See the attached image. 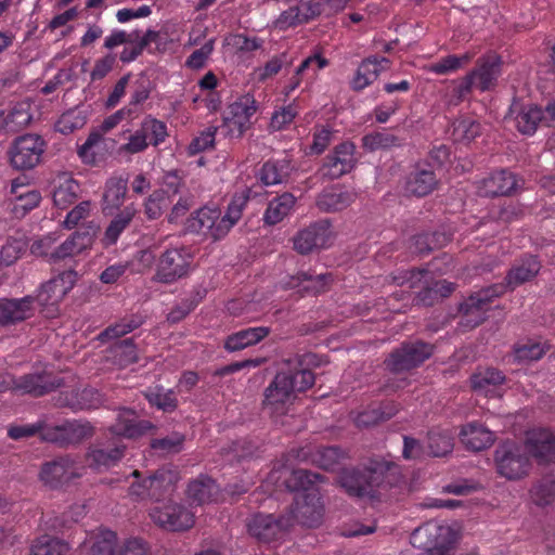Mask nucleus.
Instances as JSON below:
<instances>
[{
    "instance_id": "nucleus-1",
    "label": "nucleus",
    "mask_w": 555,
    "mask_h": 555,
    "mask_svg": "<svg viewBox=\"0 0 555 555\" xmlns=\"http://www.w3.org/2000/svg\"><path fill=\"white\" fill-rule=\"evenodd\" d=\"M541 263L535 256L528 255L517 261L506 274L505 283H496L472 294L460 306L461 326L474 328L486 320L494 298L531 281L540 272Z\"/></svg>"
},
{
    "instance_id": "nucleus-2",
    "label": "nucleus",
    "mask_w": 555,
    "mask_h": 555,
    "mask_svg": "<svg viewBox=\"0 0 555 555\" xmlns=\"http://www.w3.org/2000/svg\"><path fill=\"white\" fill-rule=\"evenodd\" d=\"M403 476L400 467L386 461L372 462L370 466L344 469L339 483L350 496L379 499L383 491L398 487Z\"/></svg>"
},
{
    "instance_id": "nucleus-3",
    "label": "nucleus",
    "mask_w": 555,
    "mask_h": 555,
    "mask_svg": "<svg viewBox=\"0 0 555 555\" xmlns=\"http://www.w3.org/2000/svg\"><path fill=\"white\" fill-rule=\"evenodd\" d=\"M248 202L249 191L245 190L232 196L224 215L217 206H204L186 219L185 229L190 233L203 234L215 241L221 240L240 221Z\"/></svg>"
},
{
    "instance_id": "nucleus-4",
    "label": "nucleus",
    "mask_w": 555,
    "mask_h": 555,
    "mask_svg": "<svg viewBox=\"0 0 555 555\" xmlns=\"http://www.w3.org/2000/svg\"><path fill=\"white\" fill-rule=\"evenodd\" d=\"M314 380V374L308 371L293 372L292 369H282L263 391V411L271 416L285 415L293 405L296 393L311 388Z\"/></svg>"
},
{
    "instance_id": "nucleus-5",
    "label": "nucleus",
    "mask_w": 555,
    "mask_h": 555,
    "mask_svg": "<svg viewBox=\"0 0 555 555\" xmlns=\"http://www.w3.org/2000/svg\"><path fill=\"white\" fill-rule=\"evenodd\" d=\"M398 285H406L409 288H420L416 300L426 307L434 306L440 299L449 297L455 289V285L444 280L436 281L428 269H413L400 272L393 278Z\"/></svg>"
},
{
    "instance_id": "nucleus-6",
    "label": "nucleus",
    "mask_w": 555,
    "mask_h": 555,
    "mask_svg": "<svg viewBox=\"0 0 555 555\" xmlns=\"http://www.w3.org/2000/svg\"><path fill=\"white\" fill-rule=\"evenodd\" d=\"M193 254L185 246L169 247L157 258L153 281L162 284H173L186 278L191 272Z\"/></svg>"
},
{
    "instance_id": "nucleus-7",
    "label": "nucleus",
    "mask_w": 555,
    "mask_h": 555,
    "mask_svg": "<svg viewBox=\"0 0 555 555\" xmlns=\"http://www.w3.org/2000/svg\"><path fill=\"white\" fill-rule=\"evenodd\" d=\"M435 352V345L421 339L406 340L395 348L384 360L386 370L404 373L421 366Z\"/></svg>"
},
{
    "instance_id": "nucleus-8",
    "label": "nucleus",
    "mask_w": 555,
    "mask_h": 555,
    "mask_svg": "<svg viewBox=\"0 0 555 555\" xmlns=\"http://www.w3.org/2000/svg\"><path fill=\"white\" fill-rule=\"evenodd\" d=\"M498 473L509 480L528 475L531 463L526 449L514 441L500 444L494 454Z\"/></svg>"
},
{
    "instance_id": "nucleus-9",
    "label": "nucleus",
    "mask_w": 555,
    "mask_h": 555,
    "mask_svg": "<svg viewBox=\"0 0 555 555\" xmlns=\"http://www.w3.org/2000/svg\"><path fill=\"white\" fill-rule=\"evenodd\" d=\"M410 541L420 550H452L456 542V533L448 525L428 521L412 532Z\"/></svg>"
},
{
    "instance_id": "nucleus-10",
    "label": "nucleus",
    "mask_w": 555,
    "mask_h": 555,
    "mask_svg": "<svg viewBox=\"0 0 555 555\" xmlns=\"http://www.w3.org/2000/svg\"><path fill=\"white\" fill-rule=\"evenodd\" d=\"M46 142L38 134H24L14 140L9 155L11 165L18 170L36 167L44 153Z\"/></svg>"
},
{
    "instance_id": "nucleus-11",
    "label": "nucleus",
    "mask_w": 555,
    "mask_h": 555,
    "mask_svg": "<svg viewBox=\"0 0 555 555\" xmlns=\"http://www.w3.org/2000/svg\"><path fill=\"white\" fill-rule=\"evenodd\" d=\"M94 434L95 428L89 421L72 420L60 425H48L44 441L63 448L79 444L92 438Z\"/></svg>"
},
{
    "instance_id": "nucleus-12",
    "label": "nucleus",
    "mask_w": 555,
    "mask_h": 555,
    "mask_svg": "<svg viewBox=\"0 0 555 555\" xmlns=\"http://www.w3.org/2000/svg\"><path fill=\"white\" fill-rule=\"evenodd\" d=\"M83 465L70 455L59 456L44 463L40 469V479L51 488H57L83 473Z\"/></svg>"
},
{
    "instance_id": "nucleus-13",
    "label": "nucleus",
    "mask_w": 555,
    "mask_h": 555,
    "mask_svg": "<svg viewBox=\"0 0 555 555\" xmlns=\"http://www.w3.org/2000/svg\"><path fill=\"white\" fill-rule=\"evenodd\" d=\"M257 112V102L253 95L238 98L228 108L222 127L231 138H241L251 126L250 118Z\"/></svg>"
},
{
    "instance_id": "nucleus-14",
    "label": "nucleus",
    "mask_w": 555,
    "mask_h": 555,
    "mask_svg": "<svg viewBox=\"0 0 555 555\" xmlns=\"http://www.w3.org/2000/svg\"><path fill=\"white\" fill-rule=\"evenodd\" d=\"M150 516L159 527L171 531H184L193 527L194 515L182 504L168 502L155 506Z\"/></svg>"
},
{
    "instance_id": "nucleus-15",
    "label": "nucleus",
    "mask_w": 555,
    "mask_h": 555,
    "mask_svg": "<svg viewBox=\"0 0 555 555\" xmlns=\"http://www.w3.org/2000/svg\"><path fill=\"white\" fill-rule=\"evenodd\" d=\"M292 526L298 522L306 527H317L323 517V505L320 491H310L305 494H296L295 502L291 509Z\"/></svg>"
},
{
    "instance_id": "nucleus-16",
    "label": "nucleus",
    "mask_w": 555,
    "mask_h": 555,
    "mask_svg": "<svg viewBox=\"0 0 555 555\" xmlns=\"http://www.w3.org/2000/svg\"><path fill=\"white\" fill-rule=\"evenodd\" d=\"M292 527V518L256 514L247 522L248 532L260 542L270 543L281 539Z\"/></svg>"
},
{
    "instance_id": "nucleus-17",
    "label": "nucleus",
    "mask_w": 555,
    "mask_h": 555,
    "mask_svg": "<svg viewBox=\"0 0 555 555\" xmlns=\"http://www.w3.org/2000/svg\"><path fill=\"white\" fill-rule=\"evenodd\" d=\"M65 276L70 278V273H63L62 275L50 279L48 282L41 284L36 295H31L35 299V308L39 306L40 312L46 318H54L57 312V302L70 289V285L65 284Z\"/></svg>"
},
{
    "instance_id": "nucleus-18",
    "label": "nucleus",
    "mask_w": 555,
    "mask_h": 555,
    "mask_svg": "<svg viewBox=\"0 0 555 555\" xmlns=\"http://www.w3.org/2000/svg\"><path fill=\"white\" fill-rule=\"evenodd\" d=\"M502 57L495 53H488L479 57L476 66L467 75L470 76L475 88L481 92L490 91L498 85L502 75Z\"/></svg>"
},
{
    "instance_id": "nucleus-19",
    "label": "nucleus",
    "mask_w": 555,
    "mask_h": 555,
    "mask_svg": "<svg viewBox=\"0 0 555 555\" xmlns=\"http://www.w3.org/2000/svg\"><path fill=\"white\" fill-rule=\"evenodd\" d=\"M332 238L331 223L327 220L317 221L299 231L294 237V248L307 255L317 248H325Z\"/></svg>"
},
{
    "instance_id": "nucleus-20",
    "label": "nucleus",
    "mask_w": 555,
    "mask_h": 555,
    "mask_svg": "<svg viewBox=\"0 0 555 555\" xmlns=\"http://www.w3.org/2000/svg\"><path fill=\"white\" fill-rule=\"evenodd\" d=\"M9 382L11 383L10 389L22 395L27 393L34 397H41L60 386V379L48 372L25 374L17 378L9 376Z\"/></svg>"
},
{
    "instance_id": "nucleus-21",
    "label": "nucleus",
    "mask_w": 555,
    "mask_h": 555,
    "mask_svg": "<svg viewBox=\"0 0 555 555\" xmlns=\"http://www.w3.org/2000/svg\"><path fill=\"white\" fill-rule=\"evenodd\" d=\"M521 184L522 180L514 172L501 169L482 179L478 190L481 196H511L521 188Z\"/></svg>"
},
{
    "instance_id": "nucleus-22",
    "label": "nucleus",
    "mask_w": 555,
    "mask_h": 555,
    "mask_svg": "<svg viewBox=\"0 0 555 555\" xmlns=\"http://www.w3.org/2000/svg\"><path fill=\"white\" fill-rule=\"evenodd\" d=\"M356 145L350 141L336 145L333 153L327 155L322 166V173L330 179H337L350 172L357 159Z\"/></svg>"
},
{
    "instance_id": "nucleus-23",
    "label": "nucleus",
    "mask_w": 555,
    "mask_h": 555,
    "mask_svg": "<svg viewBox=\"0 0 555 555\" xmlns=\"http://www.w3.org/2000/svg\"><path fill=\"white\" fill-rule=\"evenodd\" d=\"M35 299L31 295L22 298H0V325L12 326L35 315Z\"/></svg>"
},
{
    "instance_id": "nucleus-24",
    "label": "nucleus",
    "mask_w": 555,
    "mask_h": 555,
    "mask_svg": "<svg viewBox=\"0 0 555 555\" xmlns=\"http://www.w3.org/2000/svg\"><path fill=\"white\" fill-rule=\"evenodd\" d=\"M108 429L114 436L137 439L153 429V424L150 421L140 420L137 413L130 409H121L115 423Z\"/></svg>"
},
{
    "instance_id": "nucleus-25",
    "label": "nucleus",
    "mask_w": 555,
    "mask_h": 555,
    "mask_svg": "<svg viewBox=\"0 0 555 555\" xmlns=\"http://www.w3.org/2000/svg\"><path fill=\"white\" fill-rule=\"evenodd\" d=\"M540 464L555 460V435L547 429L528 433L524 447Z\"/></svg>"
},
{
    "instance_id": "nucleus-26",
    "label": "nucleus",
    "mask_w": 555,
    "mask_h": 555,
    "mask_svg": "<svg viewBox=\"0 0 555 555\" xmlns=\"http://www.w3.org/2000/svg\"><path fill=\"white\" fill-rule=\"evenodd\" d=\"M126 447L116 443L111 448L100 444L91 446L86 454V461L90 468L98 473L106 472L119 464L125 455Z\"/></svg>"
},
{
    "instance_id": "nucleus-27",
    "label": "nucleus",
    "mask_w": 555,
    "mask_h": 555,
    "mask_svg": "<svg viewBox=\"0 0 555 555\" xmlns=\"http://www.w3.org/2000/svg\"><path fill=\"white\" fill-rule=\"evenodd\" d=\"M390 61L384 56L372 55L364 59L352 78L350 86L354 91H362L372 85L383 70L389 68Z\"/></svg>"
},
{
    "instance_id": "nucleus-28",
    "label": "nucleus",
    "mask_w": 555,
    "mask_h": 555,
    "mask_svg": "<svg viewBox=\"0 0 555 555\" xmlns=\"http://www.w3.org/2000/svg\"><path fill=\"white\" fill-rule=\"evenodd\" d=\"M459 437L467 450L475 452L490 448L495 441L494 433L480 422L463 425Z\"/></svg>"
},
{
    "instance_id": "nucleus-29",
    "label": "nucleus",
    "mask_w": 555,
    "mask_h": 555,
    "mask_svg": "<svg viewBox=\"0 0 555 555\" xmlns=\"http://www.w3.org/2000/svg\"><path fill=\"white\" fill-rule=\"evenodd\" d=\"M294 166L288 156L269 158L257 172L258 180L266 186L278 185L287 182Z\"/></svg>"
},
{
    "instance_id": "nucleus-30",
    "label": "nucleus",
    "mask_w": 555,
    "mask_h": 555,
    "mask_svg": "<svg viewBox=\"0 0 555 555\" xmlns=\"http://www.w3.org/2000/svg\"><path fill=\"white\" fill-rule=\"evenodd\" d=\"M180 479L176 469L162 467L150 476L151 500L159 502L170 498Z\"/></svg>"
},
{
    "instance_id": "nucleus-31",
    "label": "nucleus",
    "mask_w": 555,
    "mask_h": 555,
    "mask_svg": "<svg viewBox=\"0 0 555 555\" xmlns=\"http://www.w3.org/2000/svg\"><path fill=\"white\" fill-rule=\"evenodd\" d=\"M93 232L90 230H77L65 242L53 248L51 261L57 262L67 257H73L91 247Z\"/></svg>"
},
{
    "instance_id": "nucleus-32",
    "label": "nucleus",
    "mask_w": 555,
    "mask_h": 555,
    "mask_svg": "<svg viewBox=\"0 0 555 555\" xmlns=\"http://www.w3.org/2000/svg\"><path fill=\"white\" fill-rule=\"evenodd\" d=\"M100 402V393L93 388L62 391L59 397V404L61 406H67L73 411L94 409Z\"/></svg>"
},
{
    "instance_id": "nucleus-33",
    "label": "nucleus",
    "mask_w": 555,
    "mask_h": 555,
    "mask_svg": "<svg viewBox=\"0 0 555 555\" xmlns=\"http://www.w3.org/2000/svg\"><path fill=\"white\" fill-rule=\"evenodd\" d=\"M30 104L18 102L7 111L0 112V127L7 132H18L31 120Z\"/></svg>"
},
{
    "instance_id": "nucleus-34",
    "label": "nucleus",
    "mask_w": 555,
    "mask_h": 555,
    "mask_svg": "<svg viewBox=\"0 0 555 555\" xmlns=\"http://www.w3.org/2000/svg\"><path fill=\"white\" fill-rule=\"evenodd\" d=\"M269 333L270 330L266 326L241 330L227 337L224 341V349L230 352L243 350L249 346L258 344L266 338Z\"/></svg>"
},
{
    "instance_id": "nucleus-35",
    "label": "nucleus",
    "mask_w": 555,
    "mask_h": 555,
    "mask_svg": "<svg viewBox=\"0 0 555 555\" xmlns=\"http://www.w3.org/2000/svg\"><path fill=\"white\" fill-rule=\"evenodd\" d=\"M295 204L296 197L289 192L273 197L263 214V222L269 225L280 223L294 210Z\"/></svg>"
},
{
    "instance_id": "nucleus-36",
    "label": "nucleus",
    "mask_w": 555,
    "mask_h": 555,
    "mask_svg": "<svg viewBox=\"0 0 555 555\" xmlns=\"http://www.w3.org/2000/svg\"><path fill=\"white\" fill-rule=\"evenodd\" d=\"M437 184L438 179L433 170L417 168L409 175L405 182V192L409 195L424 197L430 194Z\"/></svg>"
},
{
    "instance_id": "nucleus-37",
    "label": "nucleus",
    "mask_w": 555,
    "mask_h": 555,
    "mask_svg": "<svg viewBox=\"0 0 555 555\" xmlns=\"http://www.w3.org/2000/svg\"><path fill=\"white\" fill-rule=\"evenodd\" d=\"M356 198L351 191L340 188L324 190L317 198V206L325 212L338 211L348 207Z\"/></svg>"
},
{
    "instance_id": "nucleus-38",
    "label": "nucleus",
    "mask_w": 555,
    "mask_h": 555,
    "mask_svg": "<svg viewBox=\"0 0 555 555\" xmlns=\"http://www.w3.org/2000/svg\"><path fill=\"white\" fill-rule=\"evenodd\" d=\"M334 278L332 273H320L312 275L308 272H298L295 276L291 278L288 285L291 287H300L302 291L312 295L324 293L333 283Z\"/></svg>"
},
{
    "instance_id": "nucleus-39",
    "label": "nucleus",
    "mask_w": 555,
    "mask_h": 555,
    "mask_svg": "<svg viewBox=\"0 0 555 555\" xmlns=\"http://www.w3.org/2000/svg\"><path fill=\"white\" fill-rule=\"evenodd\" d=\"M79 192V183L72 177L63 175L56 180L52 193L53 203L60 209H67L77 201Z\"/></svg>"
},
{
    "instance_id": "nucleus-40",
    "label": "nucleus",
    "mask_w": 555,
    "mask_h": 555,
    "mask_svg": "<svg viewBox=\"0 0 555 555\" xmlns=\"http://www.w3.org/2000/svg\"><path fill=\"white\" fill-rule=\"evenodd\" d=\"M25 188V184L20 179H14L11 182L10 192L14 195L13 212L17 216H24L31 209L36 208L40 201L41 195L36 190H26L24 192L21 189Z\"/></svg>"
},
{
    "instance_id": "nucleus-41",
    "label": "nucleus",
    "mask_w": 555,
    "mask_h": 555,
    "mask_svg": "<svg viewBox=\"0 0 555 555\" xmlns=\"http://www.w3.org/2000/svg\"><path fill=\"white\" fill-rule=\"evenodd\" d=\"M450 134L454 142L467 145L481 134V124L472 116H460L451 124Z\"/></svg>"
},
{
    "instance_id": "nucleus-42",
    "label": "nucleus",
    "mask_w": 555,
    "mask_h": 555,
    "mask_svg": "<svg viewBox=\"0 0 555 555\" xmlns=\"http://www.w3.org/2000/svg\"><path fill=\"white\" fill-rule=\"evenodd\" d=\"M144 323V318L139 313L125 315L114 324L108 325L104 331L98 335L101 343H107L112 339L120 338L134 330L139 328Z\"/></svg>"
},
{
    "instance_id": "nucleus-43",
    "label": "nucleus",
    "mask_w": 555,
    "mask_h": 555,
    "mask_svg": "<svg viewBox=\"0 0 555 555\" xmlns=\"http://www.w3.org/2000/svg\"><path fill=\"white\" fill-rule=\"evenodd\" d=\"M324 481V476L307 469H295L286 480V486L297 494H305L310 491H320L318 485Z\"/></svg>"
},
{
    "instance_id": "nucleus-44",
    "label": "nucleus",
    "mask_w": 555,
    "mask_h": 555,
    "mask_svg": "<svg viewBox=\"0 0 555 555\" xmlns=\"http://www.w3.org/2000/svg\"><path fill=\"white\" fill-rule=\"evenodd\" d=\"M218 492V485L207 476H201L199 478L191 481L188 486V496L192 503L197 505L216 500Z\"/></svg>"
},
{
    "instance_id": "nucleus-45",
    "label": "nucleus",
    "mask_w": 555,
    "mask_h": 555,
    "mask_svg": "<svg viewBox=\"0 0 555 555\" xmlns=\"http://www.w3.org/2000/svg\"><path fill=\"white\" fill-rule=\"evenodd\" d=\"M454 436L450 429L433 428L427 435L429 454L435 457L446 456L453 450Z\"/></svg>"
},
{
    "instance_id": "nucleus-46",
    "label": "nucleus",
    "mask_w": 555,
    "mask_h": 555,
    "mask_svg": "<svg viewBox=\"0 0 555 555\" xmlns=\"http://www.w3.org/2000/svg\"><path fill=\"white\" fill-rule=\"evenodd\" d=\"M134 215L135 208L132 205L127 206L121 211H119L106 228L103 236V244L105 246H112L116 244L120 234L130 224Z\"/></svg>"
},
{
    "instance_id": "nucleus-47",
    "label": "nucleus",
    "mask_w": 555,
    "mask_h": 555,
    "mask_svg": "<svg viewBox=\"0 0 555 555\" xmlns=\"http://www.w3.org/2000/svg\"><path fill=\"white\" fill-rule=\"evenodd\" d=\"M515 119L519 132L532 135L537 131L539 124L544 120V112L538 105H524Z\"/></svg>"
},
{
    "instance_id": "nucleus-48",
    "label": "nucleus",
    "mask_w": 555,
    "mask_h": 555,
    "mask_svg": "<svg viewBox=\"0 0 555 555\" xmlns=\"http://www.w3.org/2000/svg\"><path fill=\"white\" fill-rule=\"evenodd\" d=\"M68 551L69 546L65 541L43 534L33 541L30 555H66Z\"/></svg>"
},
{
    "instance_id": "nucleus-49",
    "label": "nucleus",
    "mask_w": 555,
    "mask_h": 555,
    "mask_svg": "<svg viewBox=\"0 0 555 555\" xmlns=\"http://www.w3.org/2000/svg\"><path fill=\"white\" fill-rule=\"evenodd\" d=\"M505 376L496 369L488 367L474 373L470 377L472 388L475 391L482 392L488 396L491 387L503 384Z\"/></svg>"
},
{
    "instance_id": "nucleus-50",
    "label": "nucleus",
    "mask_w": 555,
    "mask_h": 555,
    "mask_svg": "<svg viewBox=\"0 0 555 555\" xmlns=\"http://www.w3.org/2000/svg\"><path fill=\"white\" fill-rule=\"evenodd\" d=\"M140 130L146 135L149 144L158 146L168 138V128L166 122L151 115L144 117L141 122Z\"/></svg>"
},
{
    "instance_id": "nucleus-51",
    "label": "nucleus",
    "mask_w": 555,
    "mask_h": 555,
    "mask_svg": "<svg viewBox=\"0 0 555 555\" xmlns=\"http://www.w3.org/2000/svg\"><path fill=\"white\" fill-rule=\"evenodd\" d=\"M114 362L121 366H128L138 361V350L133 338H126L116 343L109 350Z\"/></svg>"
},
{
    "instance_id": "nucleus-52",
    "label": "nucleus",
    "mask_w": 555,
    "mask_h": 555,
    "mask_svg": "<svg viewBox=\"0 0 555 555\" xmlns=\"http://www.w3.org/2000/svg\"><path fill=\"white\" fill-rule=\"evenodd\" d=\"M345 457L346 454L339 447H322L312 454V462L325 470H332Z\"/></svg>"
},
{
    "instance_id": "nucleus-53",
    "label": "nucleus",
    "mask_w": 555,
    "mask_h": 555,
    "mask_svg": "<svg viewBox=\"0 0 555 555\" xmlns=\"http://www.w3.org/2000/svg\"><path fill=\"white\" fill-rule=\"evenodd\" d=\"M398 145H400L399 138L388 131H376L373 133L365 134L362 138L363 149L370 152L389 149Z\"/></svg>"
},
{
    "instance_id": "nucleus-54",
    "label": "nucleus",
    "mask_w": 555,
    "mask_h": 555,
    "mask_svg": "<svg viewBox=\"0 0 555 555\" xmlns=\"http://www.w3.org/2000/svg\"><path fill=\"white\" fill-rule=\"evenodd\" d=\"M330 65V61L323 55L321 48H315L297 67V74L314 79L318 73Z\"/></svg>"
},
{
    "instance_id": "nucleus-55",
    "label": "nucleus",
    "mask_w": 555,
    "mask_h": 555,
    "mask_svg": "<svg viewBox=\"0 0 555 555\" xmlns=\"http://www.w3.org/2000/svg\"><path fill=\"white\" fill-rule=\"evenodd\" d=\"M48 429V424L40 420L34 424H15L8 428V436L12 440H22L37 435L44 441V433Z\"/></svg>"
},
{
    "instance_id": "nucleus-56",
    "label": "nucleus",
    "mask_w": 555,
    "mask_h": 555,
    "mask_svg": "<svg viewBox=\"0 0 555 555\" xmlns=\"http://www.w3.org/2000/svg\"><path fill=\"white\" fill-rule=\"evenodd\" d=\"M127 193V180L122 178H112L106 182L104 192V203L107 207L118 208Z\"/></svg>"
},
{
    "instance_id": "nucleus-57",
    "label": "nucleus",
    "mask_w": 555,
    "mask_h": 555,
    "mask_svg": "<svg viewBox=\"0 0 555 555\" xmlns=\"http://www.w3.org/2000/svg\"><path fill=\"white\" fill-rule=\"evenodd\" d=\"M534 504L544 506L551 504L555 499V477H545L538 481L530 490Z\"/></svg>"
},
{
    "instance_id": "nucleus-58",
    "label": "nucleus",
    "mask_w": 555,
    "mask_h": 555,
    "mask_svg": "<svg viewBox=\"0 0 555 555\" xmlns=\"http://www.w3.org/2000/svg\"><path fill=\"white\" fill-rule=\"evenodd\" d=\"M326 363L327 360L324 357L313 352H306L285 361L286 367L292 369L293 372L308 371L310 374H313L311 371L312 367H319Z\"/></svg>"
},
{
    "instance_id": "nucleus-59",
    "label": "nucleus",
    "mask_w": 555,
    "mask_h": 555,
    "mask_svg": "<svg viewBox=\"0 0 555 555\" xmlns=\"http://www.w3.org/2000/svg\"><path fill=\"white\" fill-rule=\"evenodd\" d=\"M472 60L469 53L462 55L450 54L431 64L430 72L437 75H447L468 64Z\"/></svg>"
},
{
    "instance_id": "nucleus-60",
    "label": "nucleus",
    "mask_w": 555,
    "mask_h": 555,
    "mask_svg": "<svg viewBox=\"0 0 555 555\" xmlns=\"http://www.w3.org/2000/svg\"><path fill=\"white\" fill-rule=\"evenodd\" d=\"M147 401L163 411H173L178 405V399L173 390H165L163 387L150 389L145 395Z\"/></svg>"
},
{
    "instance_id": "nucleus-61",
    "label": "nucleus",
    "mask_w": 555,
    "mask_h": 555,
    "mask_svg": "<svg viewBox=\"0 0 555 555\" xmlns=\"http://www.w3.org/2000/svg\"><path fill=\"white\" fill-rule=\"evenodd\" d=\"M218 128L209 126L192 139L188 146V155L195 156L202 152L215 147L216 133Z\"/></svg>"
},
{
    "instance_id": "nucleus-62",
    "label": "nucleus",
    "mask_w": 555,
    "mask_h": 555,
    "mask_svg": "<svg viewBox=\"0 0 555 555\" xmlns=\"http://www.w3.org/2000/svg\"><path fill=\"white\" fill-rule=\"evenodd\" d=\"M206 294L205 289H197L195 294L181 301L168 313L167 320L170 323H178L183 320L191 311H193Z\"/></svg>"
},
{
    "instance_id": "nucleus-63",
    "label": "nucleus",
    "mask_w": 555,
    "mask_h": 555,
    "mask_svg": "<svg viewBox=\"0 0 555 555\" xmlns=\"http://www.w3.org/2000/svg\"><path fill=\"white\" fill-rule=\"evenodd\" d=\"M26 250V243L17 238H9L0 249V266H12Z\"/></svg>"
},
{
    "instance_id": "nucleus-64",
    "label": "nucleus",
    "mask_w": 555,
    "mask_h": 555,
    "mask_svg": "<svg viewBox=\"0 0 555 555\" xmlns=\"http://www.w3.org/2000/svg\"><path fill=\"white\" fill-rule=\"evenodd\" d=\"M117 535L111 530H106L93 542L89 555H116L115 545Z\"/></svg>"
}]
</instances>
